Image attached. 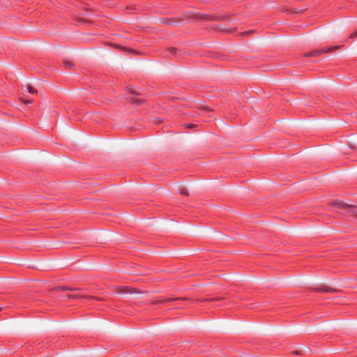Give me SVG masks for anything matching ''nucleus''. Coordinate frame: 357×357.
<instances>
[{"mask_svg": "<svg viewBox=\"0 0 357 357\" xmlns=\"http://www.w3.org/2000/svg\"><path fill=\"white\" fill-rule=\"evenodd\" d=\"M221 298L216 297L212 298H205V299H194L192 298L189 297H171L165 299H160L153 301V304H159L165 302H170L173 301H191V302H205V301H220Z\"/></svg>", "mask_w": 357, "mask_h": 357, "instance_id": "nucleus-1", "label": "nucleus"}, {"mask_svg": "<svg viewBox=\"0 0 357 357\" xmlns=\"http://www.w3.org/2000/svg\"><path fill=\"white\" fill-rule=\"evenodd\" d=\"M338 48L337 46H331L329 47H324L319 50L310 51L305 54V56H318L324 53L331 52Z\"/></svg>", "mask_w": 357, "mask_h": 357, "instance_id": "nucleus-2", "label": "nucleus"}, {"mask_svg": "<svg viewBox=\"0 0 357 357\" xmlns=\"http://www.w3.org/2000/svg\"><path fill=\"white\" fill-rule=\"evenodd\" d=\"M79 291H73L74 293L68 294L66 296L68 298H86L88 300H96V301H101L102 298L100 297L93 296H87L84 294H79V292L82 291L81 289H79Z\"/></svg>", "mask_w": 357, "mask_h": 357, "instance_id": "nucleus-3", "label": "nucleus"}, {"mask_svg": "<svg viewBox=\"0 0 357 357\" xmlns=\"http://www.w3.org/2000/svg\"><path fill=\"white\" fill-rule=\"evenodd\" d=\"M117 292L119 294H133L136 290L127 286H121L119 287Z\"/></svg>", "mask_w": 357, "mask_h": 357, "instance_id": "nucleus-4", "label": "nucleus"}, {"mask_svg": "<svg viewBox=\"0 0 357 357\" xmlns=\"http://www.w3.org/2000/svg\"><path fill=\"white\" fill-rule=\"evenodd\" d=\"M199 18L204 20L220 21L225 18V16H212L208 15H202V16H200Z\"/></svg>", "mask_w": 357, "mask_h": 357, "instance_id": "nucleus-5", "label": "nucleus"}, {"mask_svg": "<svg viewBox=\"0 0 357 357\" xmlns=\"http://www.w3.org/2000/svg\"><path fill=\"white\" fill-rule=\"evenodd\" d=\"M314 290L316 291H318V292H326V293L335 291V290L333 288H331L330 287L324 286V285H321L317 288H314Z\"/></svg>", "mask_w": 357, "mask_h": 357, "instance_id": "nucleus-6", "label": "nucleus"}, {"mask_svg": "<svg viewBox=\"0 0 357 357\" xmlns=\"http://www.w3.org/2000/svg\"><path fill=\"white\" fill-rule=\"evenodd\" d=\"M129 101L132 104V105H141L144 102V99L143 98H134V97H130L129 98Z\"/></svg>", "mask_w": 357, "mask_h": 357, "instance_id": "nucleus-7", "label": "nucleus"}, {"mask_svg": "<svg viewBox=\"0 0 357 357\" xmlns=\"http://www.w3.org/2000/svg\"><path fill=\"white\" fill-rule=\"evenodd\" d=\"M63 64L65 68L68 69V70H70V69L74 68V66H75L74 64L69 61H64Z\"/></svg>", "mask_w": 357, "mask_h": 357, "instance_id": "nucleus-8", "label": "nucleus"}, {"mask_svg": "<svg viewBox=\"0 0 357 357\" xmlns=\"http://www.w3.org/2000/svg\"><path fill=\"white\" fill-rule=\"evenodd\" d=\"M58 289L62 291L70 290L72 291H77L79 290V288H72L68 287H59Z\"/></svg>", "mask_w": 357, "mask_h": 357, "instance_id": "nucleus-9", "label": "nucleus"}, {"mask_svg": "<svg viewBox=\"0 0 357 357\" xmlns=\"http://www.w3.org/2000/svg\"><path fill=\"white\" fill-rule=\"evenodd\" d=\"M306 9H307L306 8H294L293 13H303Z\"/></svg>", "mask_w": 357, "mask_h": 357, "instance_id": "nucleus-10", "label": "nucleus"}, {"mask_svg": "<svg viewBox=\"0 0 357 357\" xmlns=\"http://www.w3.org/2000/svg\"><path fill=\"white\" fill-rule=\"evenodd\" d=\"M179 192L181 195H183L184 196H188V192L187 189H185V188H179Z\"/></svg>", "mask_w": 357, "mask_h": 357, "instance_id": "nucleus-11", "label": "nucleus"}, {"mask_svg": "<svg viewBox=\"0 0 357 357\" xmlns=\"http://www.w3.org/2000/svg\"><path fill=\"white\" fill-rule=\"evenodd\" d=\"M27 90L30 93H36L37 92V91L33 86H27Z\"/></svg>", "mask_w": 357, "mask_h": 357, "instance_id": "nucleus-12", "label": "nucleus"}, {"mask_svg": "<svg viewBox=\"0 0 357 357\" xmlns=\"http://www.w3.org/2000/svg\"><path fill=\"white\" fill-rule=\"evenodd\" d=\"M168 51L172 54V55H176L177 50L174 47H170L168 49Z\"/></svg>", "mask_w": 357, "mask_h": 357, "instance_id": "nucleus-13", "label": "nucleus"}, {"mask_svg": "<svg viewBox=\"0 0 357 357\" xmlns=\"http://www.w3.org/2000/svg\"><path fill=\"white\" fill-rule=\"evenodd\" d=\"M85 10L86 11H89L91 13V14L89 15H86L87 16L89 17H91V15H95V14H93V10L89 7H86L84 8Z\"/></svg>", "mask_w": 357, "mask_h": 357, "instance_id": "nucleus-14", "label": "nucleus"}, {"mask_svg": "<svg viewBox=\"0 0 357 357\" xmlns=\"http://www.w3.org/2000/svg\"><path fill=\"white\" fill-rule=\"evenodd\" d=\"M184 126L186 128H189V129L195 128L197 126V125H195L194 123H185Z\"/></svg>", "mask_w": 357, "mask_h": 357, "instance_id": "nucleus-15", "label": "nucleus"}, {"mask_svg": "<svg viewBox=\"0 0 357 357\" xmlns=\"http://www.w3.org/2000/svg\"><path fill=\"white\" fill-rule=\"evenodd\" d=\"M20 100L26 105L31 104L33 102L32 100H30V99L26 100V99H23L22 98H20Z\"/></svg>", "mask_w": 357, "mask_h": 357, "instance_id": "nucleus-16", "label": "nucleus"}, {"mask_svg": "<svg viewBox=\"0 0 357 357\" xmlns=\"http://www.w3.org/2000/svg\"><path fill=\"white\" fill-rule=\"evenodd\" d=\"M356 37H357V31H356L353 32V33L349 36V38H356Z\"/></svg>", "mask_w": 357, "mask_h": 357, "instance_id": "nucleus-17", "label": "nucleus"}, {"mask_svg": "<svg viewBox=\"0 0 357 357\" xmlns=\"http://www.w3.org/2000/svg\"><path fill=\"white\" fill-rule=\"evenodd\" d=\"M294 353H295L296 354H297V355H299V354H301V352H300V351H295Z\"/></svg>", "mask_w": 357, "mask_h": 357, "instance_id": "nucleus-18", "label": "nucleus"}]
</instances>
